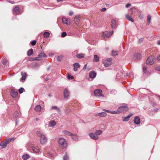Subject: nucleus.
I'll list each match as a JSON object with an SVG mask.
<instances>
[{"label": "nucleus", "mask_w": 160, "mask_h": 160, "mask_svg": "<svg viewBox=\"0 0 160 160\" xmlns=\"http://www.w3.org/2000/svg\"><path fill=\"white\" fill-rule=\"evenodd\" d=\"M62 133L65 135L71 136L73 140L76 141L78 140V137L75 134L71 133L70 132L66 130L62 131Z\"/></svg>", "instance_id": "1"}, {"label": "nucleus", "mask_w": 160, "mask_h": 160, "mask_svg": "<svg viewBox=\"0 0 160 160\" xmlns=\"http://www.w3.org/2000/svg\"><path fill=\"white\" fill-rule=\"evenodd\" d=\"M58 142L60 145V147L63 148L66 147L67 143L66 140L63 138H61L58 140Z\"/></svg>", "instance_id": "2"}, {"label": "nucleus", "mask_w": 160, "mask_h": 160, "mask_svg": "<svg viewBox=\"0 0 160 160\" xmlns=\"http://www.w3.org/2000/svg\"><path fill=\"white\" fill-rule=\"evenodd\" d=\"M147 64L148 65H151L154 63V57L153 56H151L149 57L147 59L146 61Z\"/></svg>", "instance_id": "3"}, {"label": "nucleus", "mask_w": 160, "mask_h": 160, "mask_svg": "<svg viewBox=\"0 0 160 160\" xmlns=\"http://www.w3.org/2000/svg\"><path fill=\"white\" fill-rule=\"evenodd\" d=\"M102 90L100 89L95 90L94 92V95L95 96H97L98 97L102 96L103 97V96L102 95Z\"/></svg>", "instance_id": "4"}, {"label": "nucleus", "mask_w": 160, "mask_h": 160, "mask_svg": "<svg viewBox=\"0 0 160 160\" xmlns=\"http://www.w3.org/2000/svg\"><path fill=\"white\" fill-rule=\"evenodd\" d=\"M30 150H32L34 153L40 152L39 147L37 146H33L30 148Z\"/></svg>", "instance_id": "5"}, {"label": "nucleus", "mask_w": 160, "mask_h": 160, "mask_svg": "<svg viewBox=\"0 0 160 160\" xmlns=\"http://www.w3.org/2000/svg\"><path fill=\"white\" fill-rule=\"evenodd\" d=\"M128 108L125 106H121L119 107L118 108V111L121 112H126L128 110Z\"/></svg>", "instance_id": "6"}, {"label": "nucleus", "mask_w": 160, "mask_h": 160, "mask_svg": "<svg viewBox=\"0 0 160 160\" xmlns=\"http://www.w3.org/2000/svg\"><path fill=\"white\" fill-rule=\"evenodd\" d=\"M69 92L67 88H65L64 90V97L65 99H67L69 97Z\"/></svg>", "instance_id": "7"}, {"label": "nucleus", "mask_w": 160, "mask_h": 160, "mask_svg": "<svg viewBox=\"0 0 160 160\" xmlns=\"http://www.w3.org/2000/svg\"><path fill=\"white\" fill-rule=\"evenodd\" d=\"M113 31L112 32L106 31L104 32L102 34V36L104 37H108L111 36L113 33Z\"/></svg>", "instance_id": "8"}, {"label": "nucleus", "mask_w": 160, "mask_h": 160, "mask_svg": "<svg viewBox=\"0 0 160 160\" xmlns=\"http://www.w3.org/2000/svg\"><path fill=\"white\" fill-rule=\"evenodd\" d=\"M89 136L92 139L94 140H97L98 139V136L96 135L95 133L92 132L88 134Z\"/></svg>", "instance_id": "9"}, {"label": "nucleus", "mask_w": 160, "mask_h": 160, "mask_svg": "<svg viewBox=\"0 0 160 160\" xmlns=\"http://www.w3.org/2000/svg\"><path fill=\"white\" fill-rule=\"evenodd\" d=\"M40 141L41 144H44L47 142V138L45 136H43L42 137L40 138Z\"/></svg>", "instance_id": "10"}, {"label": "nucleus", "mask_w": 160, "mask_h": 160, "mask_svg": "<svg viewBox=\"0 0 160 160\" xmlns=\"http://www.w3.org/2000/svg\"><path fill=\"white\" fill-rule=\"evenodd\" d=\"M62 22L64 24H65L67 25H69L70 23V20L69 19L66 18H62Z\"/></svg>", "instance_id": "11"}, {"label": "nucleus", "mask_w": 160, "mask_h": 160, "mask_svg": "<svg viewBox=\"0 0 160 160\" xmlns=\"http://www.w3.org/2000/svg\"><path fill=\"white\" fill-rule=\"evenodd\" d=\"M80 15H77L74 18V21L76 25H78L80 21L79 18Z\"/></svg>", "instance_id": "12"}, {"label": "nucleus", "mask_w": 160, "mask_h": 160, "mask_svg": "<svg viewBox=\"0 0 160 160\" xmlns=\"http://www.w3.org/2000/svg\"><path fill=\"white\" fill-rule=\"evenodd\" d=\"M13 13L16 15L19 14L20 13V8L16 6L13 9Z\"/></svg>", "instance_id": "13"}, {"label": "nucleus", "mask_w": 160, "mask_h": 160, "mask_svg": "<svg viewBox=\"0 0 160 160\" xmlns=\"http://www.w3.org/2000/svg\"><path fill=\"white\" fill-rule=\"evenodd\" d=\"M96 75V73L95 71H92L89 74V77L91 78H94Z\"/></svg>", "instance_id": "14"}, {"label": "nucleus", "mask_w": 160, "mask_h": 160, "mask_svg": "<svg viewBox=\"0 0 160 160\" xmlns=\"http://www.w3.org/2000/svg\"><path fill=\"white\" fill-rule=\"evenodd\" d=\"M112 28V29L116 28H117L116 21L115 20L113 19L111 21Z\"/></svg>", "instance_id": "15"}, {"label": "nucleus", "mask_w": 160, "mask_h": 160, "mask_svg": "<svg viewBox=\"0 0 160 160\" xmlns=\"http://www.w3.org/2000/svg\"><path fill=\"white\" fill-rule=\"evenodd\" d=\"M11 95L13 98H15L17 96L18 93L17 92H15L14 90H12Z\"/></svg>", "instance_id": "16"}, {"label": "nucleus", "mask_w": 160, "mask_h": 160, "mask_svg": "<svg viewBox=\"0 0 160 160\" xmlns=\"http://www.w3.org/2000/svg\"><path fill=\"white\" fill-rule=\"evenodd\" d=\"M134 121L136 124H138L140 123V119L138 117H136L134 118Z\"/></svg>", "instance_id": "17"}, {"label": "nucleus", "mask_w": 160, "mask_h": 160, "mask_svg": "<svg viewBox=\"0 0 160 160\" xmlns=\"http://www.w3.org/2000/svg\"><path fill=\"white\" fill-rule=\"evenodd\" d=\"M21 74L22 77L21 78L20 81H22L23 80H25L26 79V77H27V74L25 72H22Z\"/></svg>", "instance_id": "18"}, {"label": "nucleus", "mask_w": 160, "mask_h": 160, "mask_svg": "<svg viewBox=\"0 0 160 160\" xmlns=\"http://www.w3.org/2000/svg\"><path fill=\"white\" fill-rule=\"evenodd\" d=\"M107 113L105 112H102L100 113H97L96 115L99 116L101 117H104L106 116Z\"/></svg>", "instance_id": "19"}, {"label": "nucleus", "mask_w": 160, "mask_h": 160, "mask_svg": "<svg viewBox=\"0 0 160 160\" xmlns=\"http://www.w3.org/2000/svg\"><path fill=\"white\" fill-rule=\"evenodd\" d=\"M141 57V55L139 53H137L134 55V58L136 60H139Z\"/></svg>", "instance_id": "20"}, {"label": "nucleus", "mask_w": 160, "mask_h": 160, "mask_svg": "<svg viewBox=\"0 0 160 160\" xmlns=\"http://www.w3.org/2000/svg\"><path fill=\"white\" fill-rule=\"evenodd\" d=\"M74 70V71H77L78 70V68H79L80 65L79 63H76L73 64Z\"/></svg>", "instance_id": "21"}, {"label": "nucleus", "mask_w": 160, "mask_h": 160, "mask_svg": "<svg viewBox=\"0 0 160 160\" xmlns=\"http://www.w3.org/2000/svg\"><path fill=\"white\" fill-rule=\"evenodd\" d=\"M132 114L129 115L127 117H122L123 121L126 122L129 120L130 117L132 116Z\"/></svg>", "instance_id": "22"}, {"label": "nucleus", "mask_w": 160, "mask_h": 160, "mask_svg": "<svg viewBox=\"0 0 160 160\" xmlns=\"http://www.w3.org/2000/svg\"><path fill=\"white\" fill-rule=\"evenodd\" d=\"M7 144L6 143L5 141L2 142L0 143V148H4L7 146Z\"/></svg>", "instance_id": "23"}, {"label": "nucleus", "mask_w": 160, "mask_h": 160, "mask_svg": "<svg viewBox=\"0 0 160 160\" xmlns=\"http://www.w3.org/2000/svg\"><path fill=\"white\" fill-rule=\"evenodd\" d=\"M37 134L38 137L41 138L43 136H45L44 134L41 131H39L37 132Z\"/></svg>", "instance_id": "24"}, {"label": "nucleus", "mask_w": 160, "mask_h": 160, "mask_svg": "<svg viewBox=\"0 0 160 160\" xmlns=\"http://www.w3.org/2000/svg\"><path fill=\"white\" fill-rule=\"evenodd\" d=\"M41 109V106L40 105H37L35 108V110L37 112L40 111Z\"/></svg>", "instance_id": "25"}, {"label": "nucleus", "mask_w": 160, "mask_h": 160, "mask_svg": "<svg viewBox=\"0 0 160 160\" xmlns=\"http://www.w3.org/2000/svg\"><path fill=\"white\" fill-rule=\"evenodd\" d=\"M56 122L52 120L50 122L49 125L51 127H53L56 125Z\"/></svg>", "instance_id": "26"}, {"label": "nucleus", "mask_w": 160, "mask_h": 160, "mask_svg": "<svg viewBox=\"0 0 160 160\" xmlns=\"http://www.w3.org/2000/svg\"><path fill=\"white\" fill-rule=\"evenodd\" d=\"M33 53V50L31 48L30 49L28 52L27 54L28 56H31Z\"/></svg>", "instance_id": "27"}, {"label": "nucleus", "mask_w": 160, "mask_h": 160, "mask_svg": "<svg viewBox=\"0 0 160 160\" xmlns=\"http://www.w3.org/2000/svg\"><path fill=\"white\" fill-rule=\"evenodd\" d=\"M30 156L28 154L23 155L22 156V158L24 160L28 159L30 158Z\"/></svg>", "instance_id": "28"}, {"label": "nucleus", "mask_w": 160, "mask_h": 160, "mask_svg": "<svg viewBox=\"0 0 160 160\" xmlns=\"http://www.w3.org/2000/svg\"><path fill=\"white\" fill-rule=\"evenodd\" d=\"M126 19L128 21H130L132 22H133L134 20L128 14H126Z\"/></svg>", "instance_id": "29"}, {"label": "nucleus", "mask_w": 160, "mask_h": 160, "mask_svg": "<svg viewBox=\"0 0 160 160\" xmlns=\"http://www.w3.org/2000/svg\"><path fill=\"white\" fill-rule=\"evenodd\" d=\"M99 57L97 55H95L94 56V62H98L99 60Z\"/></svg>", "instance_id": "30"}, {"label": "nucleus", "mask_w": 160, "mask_h": 160, "mask_svg": "<svg viewBox=\"0 0 160 160\" xmlns=\"http://www.w3.org/2000/svg\"><path fill=\"white\" fill-rule=\"evenodd\" d=\"M84 54L82 53L77 54L76 57L77 58H81L84 57Z\"/></svg>", "instance_id": "31"}, {"label": "nucleus", "mask_w": 160, "mask_h": 160, "mask_svg": "<svg viewBox=\"0 0 160 160\" xmlns=\"http://www.w3.org/2000/svg\"><path fill=\"white\" fill-rule=\"evenodd\" d=\"M43 35L44 38H48L49 36V33L48 32H46L43 34Z\"/></svg>", "instance_id": "32"}, {"label": "nucleus", "mask_w": 160, "mask_h": 160, "mask_svg": "<svg viewBox=\"0 0 160 160\" xmlns=\"http://www.w3.org/2000/svg\"><path fill=\"white\" fill-rule=\"evenodd\" d=\"M102 133V132L101 130H97L95 132V134L96 135L98 136V135L101 134Z\"/></svg>", "instance_id": "33"}, {"label": "nucleus", "mask_w": 160, "mask_h": 160, "mask_svg": "<svg viewBox=\"0 0 160 160\" xmlns=\"http://www.w3.org/2000/svg\"><path fill=\"white\" fill-rule=\"evenodd\" d=\"M103 63L104 64V65L105 67H108L111 64V62H104Z\"/></svg>", "instance_id": "34"}, {"label": "nucleus", "mask_w": 160, "mask_h": 160, "mask_svg": "<svg viewBox=\"0 0 160 160\" xmlns=\"http://www.w3.org/2000/svg\"><path fill=\"white\" fill-rule=\"evenodd\" d=\"M38 57L41 58L42 57H44L46 56L45 53L43 52H41L38 55Z\"/></svg>", "instance_id": "35"}, {"label": "nucleus", "mask_w": 160, "mask_h": 160, "mask_svg": "<svg viewBox=\"0 0 160 160\" xmlns=\"http://www.w3.org/2000/svg\"><path fill=\"white\" fill-rule=\"evenodd\" d=\"M112 55L113 56H115L118 55V51H115L114 50H112Z\"/></svg>", "instance_id": "36"}, {"label": "nucleus", "mask_w": 160, "mask_h": 160, "mask_svg": "<svg viewBox=\"0 0 160 160\" xmlns=\"http://www.w3.org/2000/svg\"><path fill=\"white\" fill-rule=\"evenodd\" d=\"M53 109H56L58 112H59L60 111L59 108L56 106H54L52 107L51 109L52 110Z\"/></svg>", "instance_id": "37"}, {"label": "nucleus", "mask_w": 160, "mask_h": 160, "mask_svg": "<svg viewBox=\"0 0 160 160\" xmlns=\"http://www.w3.org/2000/svg\"><path fill=\"white\" fill-rule=\"evenodd\" d=\"M69 157L68 156L67 154L66 153L63 157V160H68Z\"/></svg>", "instance_id": "38"}, {"label": "nucleus", "mask_w": 160, "mask_h": 160, "mask_svg": "<svg viewBox=\"0 0 160 160\" xmlns=\"http://www.w3.org/2000/svg\"><path fill=\"white\" fill-rule=\"evenodd\" d=\"M19 115V113L18 112H16L13 115V118H16Z\"/></svg>", "instance_id": "39"}, {"label": "nucleus", "mask_w": 160, "mask_h": 160, "mask_svg": "<svg viewBox=\"0 0 160 160\" xmlns=\"http://www.w3.org/2000/svg\"><path fill=\"white\" fill-rule=\"evenodd\" d=\"M136 9L135 8H133L132 9H130V11L131 14H133V12H136Z\"/></svg>", "instance_id": "40"}, {"label": "nucleus", "mask_w": 160, "mask_h": 160, "mask_svg": "<svg viewBox=\"0 0 160 160\" xmlns=\"http://www.w3.org/2000/svg\"><path fill=\"white\" fill-rule=\"evenodd\" d=\"M11 138H8L6 139L5 141V142L7 144V145L9 143L11 142Z\"/></svg>", "instance_id": "41"}, {"label": "nucleus", "mask_w": 160, "mask_h": 160, "mask_svg": "<svg viewBox=\"0 0 160 160\" xmlns=\"http://www.w3.org/2000/svg\"><path fill=\"white\" fill-rule=\"evenodd\" d=\"M7 62L8 61L7 59H3L2 62V63L4 65H6Z\"/></svg>", "instance_id": "42"}, {"label": "nucleus", "mask_w": 160, "mask_h": 160, "mask_svg": "<svg viewBox=\"0 0 160 160\" xmlns=\"http://www.w3.org/2000/svg\"><path fill=\"white\" fill-rule=\"evenodd\" d=\"M151 20V16L150 15H148V16L147 17V21L148 23H149L150 22Z\"/></svg>", "instance_id": "43"}, {"label": "nucleus", "mask_w": 160, "mask_h": 160, "mask_svg": "<svg viewBox=\"0 0 160 160\" xmlns=\"http://www.w3.org/2000/svg\"><path fill=\"white\" fill-rule=\"evenodd\" d=\"M24 90V88H21L20 89H19L18 91L21 94L23 92Z\"/></svg>", "instance_id": "44"}, {"label": "nucleus", "mask_w": 160, "mask_h": 160, "mask_svg": "<svg viewBox=\"0 0 160 160\" xmlns=\"http://www.w3.org/2000/svg\"><path fill=\"white\" fill-rule=\"evenodd\" d=\"M67 35V33L65 32H63L61 35V36L62 37H65Z\"/></svg>", "instance_id": "45"}, {"label": "nucleus", "mask_w": 160, "mask_h": 160, "mask_svg": "<svg viewBox=\"0 0 160 160\" xmlns=\"http://www.w3.org/2000/svg\"><path fill=\"white\" fill-rule=\"evenodd\" d=\"M62 58V56H58L57 58V59L59 61H60L61 60Z\"/></svg>", "instance_id": "46"}, {"label": "nucleus", "mask_w": 160, "mask_h": 160, "mask_svg": "<svg viewBox=\"0 0 160 160\" xmlns=\"http://www.w3.org/2000/svg\"><path fill=\"white\" fill-rule=\"evenodd\" d=\"M36 42L35 40H33V41H32L31 42V44L32 46H34V45H35L36 44Z\"/></svg>", "instance_id": "47"}, {"label": "nucleus", "mask_w": 160, "mask_h": 160, "mask_svg": "<svg viewBox=\"0 0 160 160\" xmlns=\"http://www.w3.org/2000/svg\"><path fill=\"white\" fill-rule=\"evenodd\" d=\"M68 79H72L74 78V77L73 76H71L70 75H68Z\"/></svg>", "instance_id": "48"}, {"label": "nucleus", "mask_w": 160, "mask_h": 160, "mask_svg": "<svg viewBox=\"0 0 160 160\" xmlns=\"http://www.w3.org/2000/svg\"><path fill=\"white\" fill-rule=\"evenodd\" d=\"M143 38H141L140 39H139L138 42V43L140 44L143 41Z\"/></svg>", "instance_id": "49"}, {"label": "nucleus", "mask_w": 160, "mask_h": 160, "mask_svg": "<svg viewBox=\"0 0 160 160\" xmlns=\"http://www.w3.org/2000/svg\"><path fill=\"white\" fill-rule=\"evenodd\" d=\"M147 70V67L145 66H143V72L144 73H145L146 72Z\"/></svg>", "instance_id": "50"}, {"label": "nucleus", "mask_w": 160, "mask_h": 160, "mask_svg": "<svg viewBox=\"0 0 160 160\" xmlns=\"http://www.w3.org/2000/svg\"><path fill=\"white\" fill-rule=\"evenodd\" d=\"M155 69L158 71H160V66L156 67Z\"/></svg>", "instance_id": "51"}, {"label": "nucleus", "mask_w": 160, "mask_h": 160, "mask_svg": "<svg viewBox=\"0 0 160 160\" xmlns=\"http://www.w3.org/2000/svg\"><path fill=\"white\" fill-rule=\"evenodd\" d=\"M28 60L30 61H34L33 58H28Z\"/></svg>", "instance_id": "52"}, {"label": "nucleus", "mask_w": 160, "mask_h": 160, "mask_svg": "<svg viewBox=\"0 0 160 160\" xmlns=\"http://www.w3.org/2000/svg\"><path fill=\"white\" fill-rule=\"evenodd\" d=\"M131 4H130V3H128L127 4L126 6H125V7L126 8H128L130 6H131Z\"/></svg>", "instance_id": "53"}, {"label": "nucleus", "mask_w": 160, "mask_h": 160, "mask_svg": "<svg viewBox=\"0 0 160 160\" xmlns=\"http://www.w3.org/2000/svg\"><path fill=\"white\" fill-rule=\"evenodd\" d=\"M73 14V12L72 11H71L69 13V15L70 16H72V15Z\"/></svg>", "instance_id": "54"}, {"label": "nucleus", "mask_w": 160, "mask_h": 160, "mask_svg": "<svg viewBox=\"0 0 160 160\" xmlns=\"http://www.w3.org/2000/svg\"><path fill=\"white\" fill-rule=\"evenodd\" d=\"M106 10V8H103L101 9V11L102 12H104Z\"/></svg>", "instance_id": "55"}, {"label": "nucleus", "mask_w": 160, "mask_h": 160, "mask_svg": "<svg viewBox=\"0 0 160 160\" xmlns=\"http://www.w3.org/2000/svg\"><path fill=\"white\" fill-rule=\"evenodd\" d=\"M139 17L141 19L143 18V15H141V14L139 15Z\"/></svg>", "instance_id": "56"}, {"label": "nucleus", "mask_w": 160, "mask_h": 160, "mask_svg": "<svg viewBox=\"0 0 160 160\" xmlns=\"http://www.w3.org/2000/svg\"><path fill=\"white\" fill-rule=\"evenodd\" d=\"M111 58H108L107 59V62H111Z\"/></svg>", "instance_id": "57"}, {"label": "nucleus", "mask_w": 160, "mask_h": 160, "mask_svg": "<svg viewBox=\"0 0 160 160\" xmlns=\"http://www.w3.org/2000/svg\"><path fill=\"white\" fill-rule=\"evenodd\" d=\"M34 59V60H38V57H36V58H33Z\"/></svg>", "instance_id": "58"}, {"label": "nucleus", "mask_w": 160, "mask_h": 160, "mask_svg": "<svg viewBox=\"0 0 160 160\" xmlns=\"http://www.w3.org/2000/svg\"><path fill=\"white\" fill-rule=\"evenodd\" d=\"M103 110L104 111H106V112H110V111L109 110H106L105 109H103Z\"/></svg>", "instance_id": "59"}, {"label": "nucleus", "mask_w": 160, "mask_h": 160, "mask_svg": "<svg viewBox=\"0 0 160 160\" xmlns=\"http://www.w3.org/2000/svg\"><path fill=\"white\" fill-rule=\"evenodd\" d=\"M157 60H160V54L159 55V56L158 57Z\"/></svg>", "instance_id": "60"}, {"label": "nucleus", "mask_w": 160, "mask_h": 160, "mask_svg": "<svg viewBox=\"0 0 160 160\" xmlns=\"http://www.w3.org/2000/svg\"><path fill=\"white\" fill-rule=\"evenodd\" d=\"M157 44L158 45H160V40H158L157 41Z\"/></svg>", "instance_id": "61"}, {"label": "nucleus", "mask_w": 160, "mask_h": 160, "mask_svg": "<svg viewBox=\"0 0 160 160\" xmlns=\"http://www.w3.org/2000/svg\"><path fill=\"white\" fill-rule=\"evenodd\" d=\"M86 67H87V64H86L84 66L83 68V69H85L86 68Z\"/></svg>", "instance_id": "62"}, {"label": "nucleus", "mask_w": 160, "mask_h": 160, "mask_svg": "<svg viewBox=\"0 0 160 160\" xmlns=\"http://www.w3.org/2000/svg\"><path fill=\"white\" fill-rule=\"evenodd\" d=\"M8 2H9L10 3H12V4H13V2L12 1H11V0H8Z\"/></svg>", "instance_id": "63"}, {"label": "nucleus", "mask_w": 160, "mask_h": 160, "mask_svg": "<svg viewBox=\"0 0 160 160\" xmlns=\"http://www.w3.org/2000/svg\"><path fill=\"white\" fill-rule=\"evenodd\" d=\"M112 114H116V112H112Z\"/></svg>", "instance_id": "64"}]
</instances>
